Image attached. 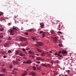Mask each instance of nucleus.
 Here are the masks:
<instances>
[{
  "label": "nucleus",
  "instance_id": "nucleus-1",
  "mask_svg": "<svg viewBox=\"0 0 76 76\" xmlns=\"http://www.w3.org/2000/svg\"><path fill=\"white\" fill-rule=\"evenodd\" d=\"M14 30H16V28H11L10 30V35H12L11 33L13 32H14Z\"/></svg>",
  "mask_w": 76,
  "mask_h": 76
},
{
  "label": "nucleus",
  "instance_id": "nucleus-2",
  "mask_svg": "<svg viewBox=\"0 0 76 76\" xmlns=\"http://www.w3.org/2000/svg\"><path fill=\"white\" fill-rule=\"evenodd\" d=\"M43 45H44V44L41 42H39L36 44V45L37 47H38V46H40V45L42 46Z\"/></svg>",
  "mask_w": 76,
  "mask_h": 76
},
{
  "label": "nucleus",
  "instance_id": "nucleus-3",
  "mask_svg": "<svg viewBox=\"0 0 76 76\" xmlns=\"http://www.w3.org/2000/svg\"><path fill=\"white\" fill-rule=\"evenodd\" d=\"M20 40H21V41H26L27 40V39L25 37H21L20 38Z\"/></svg>",
  "mask_w": 76,
  "mask_h": 76
},
{
  "label": "nucleus",
  "instance_id": "nucleus-4",
  "mask_svg": "<svg viewBox=\"0 0 76 76\" xmlns=\"http://www.w3.org/2000/svg\"><path fill=\"white\" fill-rule=\"evenodd\" d=\"M10 45V43H8L7 42L6 44H4V47H9V45Z\"/></svg>",
  "mask_w": 76,
  "mask_h": 76
},
{
  "label": "nucleus",
  "instance_id": "nucleus-5",
  "mask_svg": "<svg viewBox=\"0 0 76 76\" xmlns=\"http://www.w3.org/2000/svg\"><path fill=\"white\" fill-rule=\"evenodd\" d=\"M40 28L42 29L44 28V24L43 23H40Z\"/></svg>",
  "mask_w": 76,
  "mask_h": 76
},
{
  "label": "nucleus",
  "instance_id": "nucleus-6",
  "mask_svg": "<svg viewBox=\"0 0 76 76\" xmlns=\"http://www.w3.org/2000/svg\"><path fill=\"white\" fill-rule=\"evenodd\" d=\"M62 53L63 55L64 54H67V52L65 50H63V51L62 52Z\"/></svg>",
  "mask_w": 76,
  "mask_h": 76
},
{
  "label": "nucleus",
  "instance_id": "nucleus-7",
  "mask_svg": "<svg viewBox=\"0 0 76 76\" xmlns=\"http://www.w3.org/2000/svg\"><path fill=\"white\" fill-rule=\"evenodd\" d=\"M36 75V73L34 72H31L30 73L29 75H31V76H34Z\"/></svg>",
  "mask_w": 76,
  "mask_h": 76
},
{
  "label": "nucleus",
  "instance_id": "nucleus-8",
  "mask_svg": "<svg viewBox=\"0 0 76 76\" xmlns=\"http://www.w3.org/2000/svg\"><path fill=\"white\" fill-rule=\"evenodd\" d=\"M28 53H29V54H31V55H34V52L32 51H29Z\"/></svg>",
  "mask_w": 76,
  "mask_h": 76
},
{
  "label": "nucleus",
  "instance_id": "nucleus-9",
  "mask_svg": "<svg viewBox=\"0 0 76 76\" xmlns=\"http://www.w3.org/2000/svg\"><path fill=\"white\" fill-rule=\"evenodd\" d=\"M12 63H13V64H14V66H15V64H18V62L14 61L12 62Z\"/></svg>",
  "mask_w": 76,
  "mask_h": 76
},
{
  "label": "nucleus",
  "instance_id": "nucleus-10",
  "mask_svg": "<svg viewBox=\"0 0 76 76\" xmlns=\"http://www.w3.org/2000/svg\"><path fill=\"white\" fill-rule=\"evenodd\" d=\"M20 53V51L17 50L16 51H15V53L17 55H18L19 53Z\"/></svg>",
  "mask_w": 76,
  "mask_h": 76
},
{
  "label": "nucleus",
  "instance_id": "nucleus-11",
  "mask_svg": "<svg viewBox=\"0 0 76 76\" xmlns=\"http://www.w3.org/2000/svg\"><path fill=\"white\" fill-rule=\"evenodd\" d=\"M37 50L38 52H39V53H41V52H42V50L39 49H38V48L37 49Z\"/></svg>",
  "mask_w": 76,
  "mask_h": 76
},
{
  "label": "nucleus",
  "instance_id": "nucleus-12",
  "mask_svg": "<svg viewBox=\"0 0 76 76\" xmlns=\"http://www.w3.org/2000/svg\"><path fill=\"white\" fill-rule=\"evenodd\" d=\"M46 54V53H45V52H42V53L41 55L42 56H45Z\"/></svg>",
  "mask_w": 76,
  "mask_h": 76
},
{
  "label": "nucleus",
  "instance_id": "nucleus-13",
  "mask_svg": "<svg viewBox=\"0 0 76 76\" xmlns=\"http://www.w3.org/2000/svg\"><path fill=\"white\" fill-rule=\"evenodd\" d=\"M59 30L60 31V29H62V28H63V26L61 25H59Z\"/></svg>",
  "mask_w": 76,
  "mask_h": 76
},
{
  "label": "nucleus",
  "instance_id": "nucleus-14",
  "mask_svg": "<svg viewBox=\"0 0 76 76\" xmlns=\"http://www.w3.org/2000/svg\"><path fill=\"white\" fill-rule=\"evenodd\" d=\"M32 61L31 60H28V61H27V63H28V64H29L30 63H32Z\"/></svg>",
  "mask_w": 76,
  "mask_h": 76
},
{
  "label": "nucleus",
  "instance_id": "nucleus-15",
  "mask_svg": "<svg viewBox=\"0 0 76 76\" xmlns=\"http://www.w3.org/2000/svg\"><path fill=\"white\" fill-rule=\"evenodd\" d=\"M35 29H34V28H31L28 30V31L29 32H30V31H34Z\"/></svg>",
  "mask_w": 76,
  "mask_h": 76
},
{
  "label": "nucleus",
  "instance_id": "nucleus-16",
  "mask_svg": "<svg viewBox=\"0 0 76 76\" xmlns=\"http://www.w3.org/2000/svg\"><path fill=\"white\" fill-rule=\"evenodd\" d=\"M19 55L20 56H25V55L21 53H20L19 54Z\"/></svg>",
  "mask_w": 76,
  "mask_h": 76
},
{
  "label": "nucleus",
  "instance_id": "nucleus-17",
  "mask_svg": "<svg viewBox=\"0 0 76 76\" xmlns=\"http://www.w3.org/2000/svg\"><path fill=\"white\" fill-rule=\"evenodd\" d=\"M57 57H60V58L61 57H62V56H61L60 55V54H58V56H56Z\"/></svg>",
  "mask_w": 76,
  "mask_h": 76
},
{
  "label": "nucleus",
  "instance_id": "nucleus-18",
  "mask_svg": "<svg viewBox=\"0 0 76 76\" xmlns=\"http://www.w3.org/2000/svg\"><path fill=\"white\" fill-rule=\"evenodd\" d=\"M31 39H32L34 41L36 40V37H32Z\"/></svg>",
  "mask_w": 76,
  "mask_h": 76
},
{
  "label": "nucleus",
  "instance_id": "nucleus-19",
  "mask_svg": "<svg viewBox=\"0 0 76 76\" xmlns=\"http://www.w3.org/2000/svg\"><path fill=\"white\" fill-rule=\"evenodd\" d=\"M22 50L25 53H26V50H25V49H24V48H23Z\"/></svg>",
  "mask_w": 76,
  "mask_h": 76
},
{
  "label": "nucleus",
  "instance_id": "nucleus-20",
  "mask_svg": "<svg viewBox=\"0 0 76 76\" xmlns=\"http://www.w3.org/2000/svg\"><path fill=\"white\" fill-rule=\"evenodd\" d=\"M41 65H42L43 67H47V66L45 65L44 64H42Z\"/></svg>",
  "mask_w": 76,
  "mask_h": 76
},
{
  "label": "nucleus",
  "instance_id": "nucleus-21",
  "mask_svg": "<svg viewBox=\"0 0 76 76\" xmlns=\"http://www.w3.org/2000/svg\"><path fill=\"white\" fill-rule=\"evenodd\" d=\"M37 60L39 61V60H40V59H41V57H37Z\"/></svg>",
  "mask_w": 76,
  "mask_h": 76
},
{
  "label": "nucleus",
  "instance_id": "nucleus-22",
  "mask_svg": "<svg viewBox=\"0 0 76 76\" xmlns=\"http://www.w3.org/2000/svg\"><path fill=\"white\" fill-rule=\"evenodd\" d=\"M26 74H27V73H25L22 74V76H25V75H26Z\"/></svg>",
  "mask_w": 76,
  "mask_h": 76
},
{
  "label": "nucleus",
  "instance_id": "nucleus-23",
  "mask_svg": "<svg viewBox=\"0 0 76 76\" xmlns=\"http://www.w3.org/2000/svg\"><path fill=\"white\" fill-rule=\"evenodd\" d=\"M33 68L34 70H36V67H35V66H33Z\"/></svg>",
  "mask_w": 76,
  "mask_h": 76
},
{
  "label": "nucleus",
  "instance_id": "nucleus-24",
  "mask_svg": "<svg viewBox=\"0 0 76 76\" xmlns=\"http://www.w3.org/2000/svg\"><path fill=\"white\" fill-rule=\"evenodd\" d=\"M43 37H44L45 36V33H43L42 34Z\"/></svg>",
  "mask_w": 76,
  "mask_h": 76
},
{
  "label": "nucleus",
  "instance_id": "nucleus-25",
  "mask_svg": "<svg viewBox=\"0 0 76 76\" xmlns=\"http://www.w3.org/2000/svg\"><path fill=\"white\" fill-rule=\"evenodd\" d=\"M58 54L56 52L54 54V55H55V56H58Z\"/></svg>",
  "mask_w": 76,
  "mask_h": 76
},
{
  "label": "nucleus",
  "instance_id": "nucleus-26",
  "mask_svg": "<svg viewBox=\"0 0 76 76\" xmlns=\"http://www.w3.org/2000/svg\"><path fill=\"white\" fill-rule=\"evenodd\" d=\"M13 68V66L11 64V65L10 66V69H12Z\"/></svg>",
  "mask_w": 76,
  "mask_h": 76
},
{
  "label": "nucleus",
  "instance_id": "nucleus-27",
  "mask_svg": "<svg viewBox=\"0 0 76 76\" xmlns=\"http://www.w3.org/2000/svg\"><path fill=\"white\" fill-rule=\"evenodd\" d=\"M0 76H5L4 74H0Z\"/></svg>",
  "mask_w": 76,
  "mask_h": 76
},
{
  "label": "nucleus",
  "instance_id": "nucleus-28",
  "mask_svg": "<svg viewBox=\"0 0 76 76\" xmlns=\"http://www.w3.org/2000/svg\"><path fill=\"white\" fill-rule=\"evenodd\" d=\"M6 69H2V71H3V72H6Z\"/></svg>",
  "mask_w": 76,
  "mask_h": 76
},
{
  "label": "nucleus",
  "instance_id": "nucleus-29",
  "mask_svg": "<svg viewBox=\"0 0 76 76\" xmlns=\"http://www.w3.org/2000/svg\"><path fill=\"white\" fill-rule=\"evenodd\" d=\"M36 67H37V68L38 69H39H39H40V68H38V65L36 64Z\"/></svg>",
  "mask_w": 76,
  "mask_h": 76
},
{
  "label": "nucleus",
  "instance_id": "nucleus-30",
  "mask_svg": "<svg viewBox=\"0 0 76 76\" xmlns=\"http://www.w3.org/2000/svg\"><path fill=\"white\" fill-rule=\"evenodd\" d=\"M47 56H50V54L48 53L47 52V54H46Z\"/></svg>",
  "mask_w": 76,
  "mask_h": 76
},
{
  "label": "nucleus",
  "instance_id": "nucleus-31",
  "mask_svg": "<svg viewBox=\"0 0 76 76\" xmlns=\"http://www.w3.org/2000/svg\"><path fill=\"white\" fill-rule=\"evenodd\" d=\"M42 33H44V32L42 31H40L39 34H42Z\"/></svg>",
  "mask_w": 76,
  "mask_h": 76
},
{
  "label": "nucleus",
  "instance_id": "nucleus-32",
  "mask_svg": "<svg viewBox=\"0 0 76 76\" xmlns=\"http://www.w3.org/2000/svg\"><path fill=\"white\" fill-rule=\"evenodd\" d=\"M50 67V64H48V65L47 66V67Z\"/></svg>",
  "mask_w": 76,
  "mask_h": 76
},
{
  "label": "nucleus",
  "instance_id": "nucleus-33",
  "mask_svg": "<svg viewBox=\"0 0 76 76\" xmlns=\"http://www.w3.org/2000/svg\"><path fill=\"white\" fill-rule=\"evenodd\" d=\"M29 57H31V58H34V56H29Z\"/></svg>",
  "mask_w": 76,
  "mask_h": 76
},
{
  "label": "nucleus",
  "instance_id": "nucleus-34",
  "mask_svg": "<svg viewBox=\"0 0 76 76\" xmlns=\"http://www.w3.org/2000/svg\"><path fill=\"white\" fill-rule=\"evenodd\" d=\"M3 31V28H0V31Z\"/></svg>",
  "mask_w": 76,
  "mask_h": 76
},
{
  "label": "nucleus",
  "instance_id": "nucleus-35",
  "mask_svg": "<svg viewBox=\"0 0 76 76\" xmlns=\"http://www.w3.org/2000/svg\"><path fill=\"white\" fill-rule=\"evenodd\" d=\"M59 47H62V44H59Z\"/></svg>",
  "mask_w": 76,
  "mask_h": 76
},
{
  "label": "nucleus",
  "instance_id": "nucleus-36",
  "mask_svg": "<svg viewBox=\"0 0 76 76\" xmlns=\"http://www.w3.org/2000/svg\"><path fill=\"white\" fill-rule=\"evenodd\" d=\"M0 38H3V36L2 35L1 36L0 35Z\"/></svg>",
  "mask_w": 76,
  "mask_h": 76
},
{
  "label": "nucleus",
  "instance_id": "nucleus-37",
  "mask_svg": "<svg viewBox=\"0 0 76 76\" xmlns=\"http://www.w3.org/2000/svg\"><path fill=\"white\" fill-rule=\"evenodd\" d=\"M25 35H28V33H27V32H25L24 33Z\"/></svg>",
  "mask_w": 76,
  "mask_h": 76
},
{
  "label": "nucleus",
  "instance_id": "nucleus-38",
  "mask_svg": "<svg viewBox=\"0 0 76 76\" xmlns=\"http://www.w3.org/2000/svg\"><path fill=\"white\" fill-rule=\"evenodd\" d=\"M36 63H38V64H39V63H40V61H36Z\"/></svg>",
  "mask_w": 76,
  "mask_h": 76
},
{
  "label": "nucleus",
  "instance_id": "nucleus-39",
  "mask_svg": "<svg viewBox=\"0 0 76 76\" xmlns=\"http://www.w3.org/2000/svg\"><path fill=\"white\" fill-rule=\"evenodd\" d=\"M26 50H29V47H28L26 49Z\"/></svg>",
  "mask_w": 76,
  "mask_h": 76
},
{
  "label": "nucleus",
  "instance_id": "nucleus-40",
  "mask_svg": "<svg viewBox=\"0 0 76 76\" xmlns=\"http://www.w3.org/2000/svg\"><path fill=\"white\" fill-rule=\"evenodd\" d=\"M14 70H18V69H17V68H14Z\"/></svg>",
  "mask_w": 76,
  "mask_h": 76
},
{
  "label": "nucleus",
  "instance_id": "nucleus-41",
  "mask_svg": "<svg viewBox=\"0 0 76 76\" xmlns=\"http://www.w3.org/2000/svg\"><path fill=\"white\" fill-rule=\"evenodd\" d=\"M3 58H6V56H3Z\"/></svg>",
  "mask_w": 76,
  "mask_h": 76
},
{
  "label": "nucleus",
  "instance_id": "nucleus-42",
  "mask_svg": "<svg viewBox=\"0 0 76 76\" xmlns=\"http://www.w3.org/2000/svg\"><path fill=\"white\" fill-rule=\"evenodd\" d=\"M23 63H26V64H27V61L26 62L23 61Z\"/></svg>",
  "mask_w": 76,
  "mask_h": 76
},
{
  "label": "nucleus",
  "instance_id": "nucleus-43",
  "mask_svg": "<svg viewBox=\"0 0 76 76\" xmlns=\"http://www.w3.org/2000/svg\"><path fill=\"white\" fill-rule=\"evenodd\" d=\"M58 33H59V34H61V32L59 31L58 32Z\"/></svg>",
  "mask_w": 76,
  "mask_h": 76
},
{
  "label": "nucleus",
  "instance_id": "nucleus-44",
  "mask_svg": "<svg viewBox=\"0 0 76 76\" xmlns=\"http://www.w3.org/2000/svg\"><path fill=\"white\" fill-rule=\"evenodd\" d=\"M52 23L53 25H56V23L54 22H52Z\"/></svg>",
  "mask_w": 76,
  "mask_h": 76
},
{
  "label": "nucleus",
  "instance_id": "nucleus-45",
  "mask_svg": "<svg viewBox=\"0 0 76 76\" xmlns=\"http://www.w3.org/2000/svg\"><path fill=\"white\" fill-rule=\"evenodd\" d=\"M59 54H61V51H60L59 52H58Z\"/></svg>",
  "mask_w": 76,
  "mask_h": 76
},
{
  "label": "nucleus",
  "instance_id": "nucleus-46",
  "mask_svg": "<svg viewBox=\"0 0 76 76\" xmlns=\"http://www.w3.org/2000/svg\"><path fill=\"white\" fill-rule=\"evenodd\" d=\"M23 58H24V59H26V57H23Z\"/></svg>",
  "mask_w": 76,
  "mask_h": 76
},
{
  "label": "nucleus",
  "instance_id": "nucleus-47",
  "mask_svg": "<svg viewBox=\"0 0 76 76\" xmlns=\"http://www.w3.org/2000/svg\"><path fill=\"white\" fill-rule=\"evenodd\" d=\"M35 55H36V56H39V55L38 54H35Z\"/></svg>",
  "mask_w": 76,
  "mask_h": 76
},
{
  "label": "nucleus",
  "instance_id": "nucleus-48",
  "mask_svg": "<svg viewBox=\"0 0 76 76\" xmlns=\"http://www.w3.org/2000/svg\"><path fill=\"white\" fill-rule=\"evenodd\" d=\"M17 61H20V60H19V59H17Z\"/></svg>",
  "mask_w": 76,
  "mask_h": 76
},
{
  "label": "nucleus",
  "instance_id": "nucleus-49",
  "mask_svg": "<svg viewBox=\"0 0 76 76\" xmlns=\"http://www.w3.org/2000/svg\"><path fill=\"white\" fill-rule=\"evenodd\" d=\"M2 54H4V52H2Z\"/></svg>",
  "mask_w": 76,
  "mask_h": 76
},
{
  "label": "nucleus",
  "instance_id": "nucleus-50",
  "mask_svg": "<svg viewBox=\"0 0 76 76\" xmlns=\"http://www.w3.org/2000/svg\"><path fill=\"white\" fill-rule=\"evenodd\" d=\"M1 13L0 12V16H1Z\"/></svg>",
  "mask_w": 76,
  "mask_h": 76
},
{
  "label": "nucleus",
  "instance_id": "nucleus-51",
  "mask_svg": "<svg viewBox=\"0 0 76 76\" xmlns=\"http://www.w3.org/2000/svg\"><path fill=\"white\" fill-rule=\"evenodd\" d=\"M42 75H45V73H42Z\"/></svg>",
  "mask_w": 76,
  "mask_h": 76
},
{
  "label": "nucleus",
  "instance_id": "nucleus-52",
  "mask_svg": "<svg viewBox=\"0 0 76 76\" xmlns=\"http://www.w3.org/2000/svg\"><path fill=\"white\" fill-rule=\"evenodd\" d=\"M8 53H10V50H9V51H8Z\"/></svg>",
  "mask_w": 76,
  "mask_h": 76
},
{
  "label": "nucleus",
  "instance_id": "nucleus-53",
  "mask_svg": "<svg viewBox=\"0 0 76 76\" xmlns=\"http://www.w3.org/2000/svg\"><path fill=\"white\" fill-rule=\"evenodd\" d=\"M57 39H56V40H55V41H56V42H57Z\"/></svg>",
  "mask_w": 76,
  "mask_h": 76
},
{
  "label": "nucleus",
  "instance_id": "nucleus-54",
  "mask_svg": "<svg viewBox=\"0 0 76 76\" xmlns=\"http://www.w3.org/2000/svg\"><path fill=\"white\" fill-rule=\"evenodd\" d=\"M68 74H69H69H70V72H68Z\"/></svg>",
  "mask_w": 76,
  "mask_h": 76
},
{
  "label": "nucleus",
  "instance_id": "nucleus-55",
  "mask_svg": "<svg viewBox=\"0 0 76 76\" xmlns=\"http://www.w3.org/2000/svg\"><path fill=\"white\" fill-rule=\"evenodd\" d=\"M4 53H6V51H4Z\"/></svg>",
  "mask_w": 76,
  "mask_h": 76
},
{
  "label": "nucleus",
  "instance_id": "nucleus-56",
  "mask_svg": "<svg viewBox=\"0 0 76 76\" xmlns=\"http://www.w3.org/2000/svg\"><path fill=\"white\" fill-rule=\"evenodd\" d=\"M11 52H12V51H11V50H10V53H11Z\"/></svg>",
  "mask_w": 76,
  "mask_h": 76
},
{
  "label": "nucleus",
  "instance_id": "nucleus-57",
  "mask_svg": "<svg viewBox=\"0 0 76 76\" xmlns=\"http://www.w3.org/2000/svg\"><path fill=\"white\" fill-rule=\"evenodd\" d=\"M0 35H2V34H1V33H0Z\"/></svg>",
  "mask_w": 76,
  "mask_h": 76
},
{
  "label": "nucleus",
  "instance_id": "nucleus-58",
  "mask_svg": "<svg viewBox=\"0 0 76 76\" xmlns=\"http://www.w3.org/2000/svg\"><path fill=\"white\" fill-rule=\"evenodd\" d=\"M68 72H70V70H68Z\"/></svg>",
  "mask_w": 76,
  "mask_h": 76
},
{
  "label": "nucleus",
  "instance_id": "nucleus-59",
  "mask_svg": "<svg viewBox=\"0 0 76 76\" xmlns=\"http://www.w3.org/2000/svg\"><path fill=\"white\" fill-rule=\"evenodd\" d=\"M50 52V53H53V52H51V51Z\"/></svg>",
  "mask_w": 76,
  "mask_h": 76
},
{
  "label": "nucleus",
  "instance_id": "nucleus-60",
  "mask_svg": "<svg viewBox=\"0 0 76 76\" xmlns=\"http://www.w3.org/2000/svg\"><path fill=\"white\" fill-rule=\"evenodd\" d=\"M29 70V69H27V70Z\"/></svg>",
  "mask_w": 76,
  "mask_h": 76
},
{
  "label": "nucleus",
  "instance_id": "nucleus-61",
  "mask_svg": "<svg viewBox=\"0 0 76 76\" xmlns=\"http://www.w3.org/2000/svg\"><path fill=\"white\" fill-rule=\"evenodd\" d=\"M13 75H15V73H13Z\"/></svg>",
  "mask_w": 76,
  "mask_h": 76
},
{
  "label": "nucleus",
  "instance_id": "nucleus-62",
  "mask_svg": "<svg viewBox=\"0 0 76 76\" xmlns=\"http://www.w3.org/2000/svg\"><path fill=\"white\" fill-rule=\"evenodd\" d=\"M0 42H1V40L0 41Z\"/></svg>",
  "mask_w": 76,
  "mask_h": 76
},
{
  "label": "nucleus",
  "instance_id": "nucleus-63",
  "mask_svg": "<svg viewBox=\"0 0 76 76\" xmlns=\"http://www.w3.org/2000/svg\"><path fill=\"white\" fill-rule=\"evenodd\" d=\"M9 25H10V23H9Z\"/></svg>",
  "mask_w": 76,
  "mask_h": 76
},
{
  "label": "nucleus",
  "instance_id": "nucleus-64",
  "mask_svg": "<svg viewBox=\"0 0 76 76\" xmlns=\"http://www.w3.org/2000/svg\"><path fill=\"white\" fill-rule=\"evenodd\" d=\"M10 39H11V38L10 39Z\"/></svg>",
  "mask_w": 76,
  "mask_h": 76
}]
</instances>
